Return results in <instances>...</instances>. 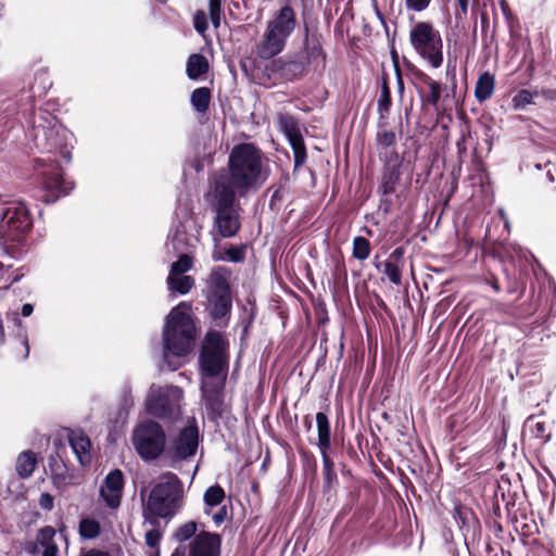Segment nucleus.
Instances as JSON below:
<instances>
[{"label":"nucleus","mask_w":556,"mask_h":556,"mask_svg":"<svg viewBox=\"0 0 556 556\" xmlns=\"http://www.w3.org/2000/svg\"><path fill=\"white\" fill-rule=\"evenodd\" d=\"M264 155L250 142H241L232 148L228 156L227 169L217 172L210 181L211 188L225 187L235 195L245 197L258 189L268 177L264 166Z\"/></svg>","instance_id":"f257e3e1"},{"label":"nucleus","mask_w":556,"mask_h":556,"mask_svg":"<svg viewBox=\"0 0 556 556\" xmlns=\"http://www.w3.org/2000/svg\"><path fill=\"white\" fill-rule=\"evenodd\" d=\"M195 339V326L190 315L181 311V305L173 308L166 318L163 330V363L167 369L175 371L188 355Z\"/></svg>","instance_id":"f03ea898"},{"label":"nucleus","mask_w":556,"mask_h":556,"mask_svg":"<svg viewBox=\"0 0 556 556\" xmlns=\"http://www.w3.org/2000/svg\"><path fill=\"white\" fill-rule=\"evenodd\" d=\"M140 494L143 518L150 525H156L159 519L170 520L184 504V484L173 472L160 476L146 500L143 491Z\"/></svg>","instance_id":"7ed1b4c3"},{"label":"nucleus","mask_w":556,"mask_h":556,"mask_svg":"<svg viewBox=\"0 0 556 556\" xmlns=\"http://www.w3.org/2000/svg\"><path fill=\"white\" fill-rule=\"evenodd\" d=\"M296 26V14L290 5L282 7L267 23L263 39L256 46V55L269 60L285 48Z\"/></svg>","instance_id":"20e7f679"},{"label":"nucleus","mask_w":556,"mask_h":556,"mask_svg":"<svg viewBox=\"0 0 556 556\" xmlns=\"http://www.w3.org/2000/svg\"><path fill=\"white\" fill-rule=\"evenodd\" d=\"M238 195L226 191L225 187L211 188L207 200L215 214L214 226L223 238H232L241 227Z\"/></svg>","instance_id":"39448f33"},{"label":"nucleus","mask_w":556,"mask_h":556,"mask_svg":"<svg viewBox=\"0 0 556 556\" xmlns=\"http://www.w3.org/2000/svg\"><path fill=\"white\" fill-rule=\"evenodd\" d=\"M72 160L71 150L67 144L59 147V151L53 156L42 157L37 160L40 166L49 165L51 168L42 173V184L45 194V202L53 203L59 198L66 195L74 188V182L65 179L61 172L62 163H70Z\"/></svg>","instance_id":"423d86ee"},{"label":"nucleus","mask_w":556,"mask_h":556,"mask_svg":"<svg viewBox=\"0 0 556 556\" xmlns=\"http://www.w3.org/2000/svg\"><path fill=\"white\" fill-rule=\"evenodd\" d=\"M227 343L217 331H208L199 356V364L203 380L217 378L226 380L228 371Z\"/></svg>","instance_id":"0eeeda50"},{"label":"nucleus","mask_w":556,"mask_h":556,"mask_svg":"<svg viewBox=\"0 0 556 556\" xmlns=\"http://www.w3.org/2000/svg\"><path fill=\"white\" fill-rule=\"evenodd\" d=\"M135 451L144 462H151L166 454L167 437L164 428L155 420L146 419L136 425L131 434Z\"/></svg>","instance_id":"6e6552de"},{"label":"nucleus","mask_w":556,"mask_h":556,"mask_svg":"<svg viewBox=\"0 0 556 556\" xmlns=\"http://www.w3.org/2000/svg\"><path fill=\"white\" fill-rule=\"evenodd\" d=\"M182 397L178 387L152 384L146 397V412L162 420L176 421L181 416Z\"/></svg>","instance_id":"1a4fd4ad"},{"label":"nucleus","mask_w":556,"mask_h":556,"mask_svg":"<svg viewBox=\"0 0 556 556\" xmlns=\"http://www.w3.org/2000/svg\"><path fill=\"white\" fill-rule=\"evenodd\" d=\"M409 39L415 51L432 67L438 68L443 63L442 37L431 24L418 22L410 30Z\"/></svg>","instance_id":"9d476101"},{"label":"nucleus","mask_w":556,"mask_h":556,"mask_svg":"<svg viewBox=\"0 0 556 556\" xmlns=\"http://www.w3.org/2000/svg\"><path fill=\"white\" fill-rule=\"evenodd\" d=\"M1 215L0 227L3 231L8 232L11 240L17 241L20 236L31 228L33 219L24 202H10Z\"/></svg>","instance_id":"9b49d317"},{"label":"nucleus","mask_w":556,"mask_h":556,"mask_svg":"<svg viewBox=\"0 0 556 556\" xmlns=\"http://www.w3.org/2000/svg\"><path fill=\"white\" fill-rule=\"evenodd\" d=\"M198 445V428L193 426L185 427L166 448V457L169 459V465L175 467L177 462L194 456Z\"/></svg>","instance_id":"f8f14e48"},{"label":"nucleus","mask_w":556,"mask_h":556,"mask_svg":"<svg viewBox=\"0 0 556 556\" xmlns=\"http://www.w3.org/2000/svg\"><path fill=\"white\" fill-rule=\"evenodd\" d=\"M186 547V556H222V536L217 533L201 531Z\"/></svg>","instance_id":"ddd939ff"},{"label":"nucleus","mask_w":556,"mask_h":556,"mask_svg":"<svg viewBox=\"0 0 556 556\" xmlns=\"http://www.w3.org/2000/svg\"><path fill=\"white\" fill-rule=\"evenodd\" d=\"M224 382L225 380L218 382L203 380L201 384L202 400L212 419L222 417L225 412Z\"/></svg>","instance_id":"4468645a"},{"label":"nucleus","mask_w":556,"mask_h":556,"mask_svg":"<svg viewBox=\"0 0 556 556\" xmlns=\"http://www.w3.org/2000/svg\"><path fill=\"white\" fill-rule=\"evenodd\" d=\"M124 488V475L119 469L108 473L100 486V496L105 504L115 509L121 505L122 491Z\"/></svg>","instance_id":"2eb2a0df"},{"label":"nucleus","mask_w":556,"mask_h":556,"mask_svg":"<svg viewBox=\"0 0 556 556\" xmlns=\"http://www.w3.org/2000/svg\"><path fill=\"white\" fill-rule=\"evenodd\" d=\"M56 531L51 526L41 528L34 542L26 544V551L29 554L37 555L41 552V556H58L59 547L55 543Z\"/></svg>","instance_id":"dca6fc26"},{"label":"nucleus","mask_w":556,"mask_h":556,"mask_svg":"<svg viewBox=\"0 0 556 556\" xmlns=\"http://www.w3.org/2000/svg\"><path fill=\"white\" fill-rule=\"evenodd\" d=\"M231 270L225 266L214 267L206 278V291L210 294H229Z\"/></svg>","instance_id":"f3484780"},{"label":"nucleus","mask_w":556,"mask_h":556,"mask_svg":"<svg viewBox=\"0 0 556 556\" xmlns=\"http://www.w3.org/2000/svg\"><path fill=\"white\" fill-rule=\"evenodd\" d=\"M68 442L79 464L81 466L89 465L91 462L90 439L81 431H71Z\"/></svg>","instance_id":"a211bd4d"},{"label":"nucleus","mask_w":556,"mask_h":556,"mask_svg":"<svg viewBox=\"0 0 556 556\" xmlns=\"http://www.w3.org/2000/svg\"><path fill=\"white\" fill-rule=\"evenodd\" d=\"M231 293L207 295V309L215 321L226 318L231 312Z\"/></svg>","instance_id":"6ab92c4d"},{"label":"nucleus","mask_w":556,"mask_h":556,"mask_svg":"<svg viewBox=\"0 0 556 556\" xmlns=\"http://www.w3.org/2000/svg\"><path fill=\"white\" fill-rule=\"evenodd\" d=\"M271 71L279 78L285 80H293L304 72V64L296 60H275L271 63Z\"/></svg>","instance_id":"aec40b11"},{"label":"nucleus","mask_w":556,"mask_h":556,"mask_svg":"<svg viewBox=\"0 0 556 556\" xmlns=\"http://www.w3.org/2000/svg\"><path fill=\"white\" fill-rule=\"evenodd\" d=\"M316 424H317V432H318V447L320 454H328L331 447V434H330V422L325 413L316 414Z\"/></svg>","instance_id":"412c9836"},{"label":"nucleus","mask_w":556,"mask_h":556,"mask_svg":"<svg viewBox=\"0 0 556 556\" xmlns=\"http://www.w3.org/2000/svg\"><path fill=\"white\" fill-rule=\"evenodd\" d=\"M132 406H134V397L131 394V388L129 384H125L122 388V391H121V394L118 397L117 412H116V416L114 418V422L115 424L125 422Z\"/></svg>","instance_id":"4be33fe9"},{"label":"nucleus","mask_w":556,"mask_h":556,"mask_svg":"<svg viewBox=\"0 0 556 556\" xmlns=\"http://www.w3.org/2000/svg\"><path fill=\"white\" fill-rule=\"evenodd\" d=\"M495 87L494 75L489 72L482 73L476 84L475 97L481 103L490 99Z\"/></svg>","instance_id":"5701e85b"},{"label":"nucleus","mask_w":556,"mask_h":556,"mask_svg":"<svg viewBox=\"0 0 556 556\" xmlns=\"http://www.w3.org/2000/svg\"><path fill=\"white\" fill-rule=\"evenodd\" d=\"M208 71L206 58L199 53H193L188 58L186 72L190 79L197 80Z\"/></svg>","instance_id":"b1692460"},{"label":"nucleus","mask_w":556,"mask_h":556,"mask_svg":"<svg viewBox=\"0 0 556 556\" xmlns=\"http://www.w3.org/2000/svg\"><path fill=\"white\" fill-rule=\"evenodd\" d=\"M400 166V160L396 156L393 161L387 157V169L383 174L381 189L384 194L392 193L394 191V185L400 178L397 167Z\"/></svg>","instance_id":"393cba45"},{"label":"nucleus","mask_w":556,"mask_h":556,"mask_svg":"<svg viewBox=\"0 0 556 556\" xmlns=\"http://www.w3.org/2000/svg\"><path fill=\"white\" fill-rule=\"evenodd\" d=\"M36 465L37 458L35 453L31 451H25L18 455L15 469L21 478L26 479L33 475Z\"/></svg>","instance_id":"a878e982"},{"label":"nucleus","mask_w":556,"mask_h":556,"mask_svg":"<svg viewBox=\"0 0 556 556\" xmlns=\"http://www.w3.org/2000/svg\"><path fill=\"white\" fill-rule=\"evenodd\" d=\"M278 126L287 139H303L302 127L292 116L280 115L278 118Z\"/></svg>","instance_id":"bb28decb"},{"label":"nucleus","mask_w":556,"mask_h":556,"mask_svg":"<svg viewBox=\"0 0 556 556\" xmlns=\"http://www.w3.org/2000/svg\"><path fill=\"white\" fill-rule=\"evenodd\" d=\"M190 102L198 113H205L211 102V91L206 87H200L192 91Z\"/></svg>","instance_id":"cd10ccee"},{"label":"nucleus","mask_w":556,"mask_h":556,"mask_svg":"<svg viewBox=\"0 0 556 556\" xmlns=\"http://www.w3.org/2000/svg\"><path fill=\"white\" fill-rule=\"evenodd\" d=\"M323 479L327 490L333 489L338 484V477L334 470V464L329 454H323Z\"/></svg>","instance_id":"c85d7f7f"},{"label":"nucleus","mask_w":556,"mask_h":556,"mask_svg":"<svg viewBox=\"0 0 556 556\" xmlns=\"http://www.w3.org/2000/svg\"><path fill=\"white\" fill-rule=\"evenodd\" d=\"M166 281L169 290L176 291L180 294L188 293L194 285V279L191 276L185 275L175 277H173V275H168Z\"/></svg>","instance_id":"c756f323"},{"label":"nucleus","mask_w":556,"mask_h":556,"mask_svg":"<svg viewBox=\"0 0 556 556\" xmlns=\"http://www.w3.org/2000/svg\"><path fill=\"white\" fill-rule=\"evenodd\" d=\"M79 535L85 540H93L99 536L101 527L99 521L92 518H81L78 527Z\"/></svg>","instance_id":"7c9ffc66"},{"label":"nucleus","mask_w":556,"mask_h":556,"mask_svg":"<svg viewBox=\"0 0 556 556\" xmlns=\"http://www.w3.org/2000/svg\"><path fill=\"white\" fill-rule=\"evenodd\" d=\"M198 531V523L195 521H188L181 525L175 532L174 538L176 541L182 543L186 541H191Z\"/></svg>","instance_id":"2f4dec72"},{"label":"nucleus","mask_w":556,"mask_h":556,"mask_svg":"<svg viewBox=\"0 0 556 556\" xmlns=\"http://www.w3.org/2000/svg\"><path fill=\"white\" fill-rule=\"evenodd\" d=\"M370 242L364 237H355L353 240V257L365 261L370 255Z\"/></svg>","instance_id":"473e14b6"},{"label":"nucleus","mask_w":556,"mask_h":556,"mask_svg":"<svg viewBox=\"0 0 556 556\" xmlns=\"http://www.w3.org/2000/svg\"><path fill=\"white\" fill-rule=\"evenodd\" d=\"M225 498V491L219 485H212L210 486L203 496L204 503L206 506L215 507L222 504V502Z\"/></svg>","instance_id":"72a5a7b5"},{"label":"nucleus","mask_w":556,"mask_h":556,"mask_svg":"<svg viewBox=\"0 0 556 556\" xmlns=\"http://www.w3.org/2000/svg\"><path fill=\"white\" fill-rule=\"evenodd\" d=\"M383 267L382 273L388 277V279L393 285H401L402 282V271L399 265L392 261H386L381 264Z\"/></svg>","instance_id":"f704fd0d"},{"label":"nucleus","mask_w":556,"mask_h":556,"mask_svg":"<svg viewBox=\"0 0 556 556\" xmlns=\"http://www.w3.org/2000/svg\"><path fill=\"white\" fill-rule=\"evenodd\" d=\"M534 94L529 90L521 89L513 98V108L517 111H522L527 105L534 103Z\"/></svg>","instance_id":"c9c22d12"},{"label":"nucleus","mask_w":556,"mask_h":556,"mask_svg":"<svg viewBox=\"0 0 556 556\" xmlns=\"http://www.w3.org/2000/svg\"><path fill=\"white\" fill-rule=\"evenodd\" d=\"M192 266V258L188 254H182L170 266L169 275L181 276L188 271Z\"/></svg>","instance_id":"e433bc0d"},{"label":"nucleus","mask_w":556,"mask_h":556,"mask_svg":"<svg viewBox=\"0 0 556 556\" xmlns=\"http://www.w3.org/2000/svg\"><path fill=\"white\" fill-rule=\"evenodd\" d=\"M381 147L379 148L381 156L387 162L388 159H392L393 161L397 156L400 160V164L402 163V157L400 156L397 150H396V141H380Z\"/></svg>","instance_id":"4c0bfd02"},{"label":"nucleus","mask_w":556,"mask_h":556,"mask_svg":"<svg viewBox=\"0 0 556 556\" xmlns=\"http://www.w3.org/2000/svg\"><path fill=\"white\" fill-rule=\"evenodd\" d=\"M222 1L208 0L210 18L215 28H218L222 20Z\"/></svg>","instance_id":"58836bf2"},{"label":"nucleus","mask_w":556,"mask_h":556,"mask_svg":"<svg viewBox=\"0 0 556 556\" xmlns=\"http://www.w3.org/2000/svg\"><path fill=\"white\" fill-rule=\"evenodd\" d=\"M427 86H428L429 92L427 94L426 100L428 103H430L432 105H437V103L441 97V85L434 80H429Z\"/></svg>","instance_id":"ea45409f"},{"label":"nucleus","mask_w":556,"mask_h":556,"mask_svg":"<svg viewBox=\"0 0 556 556\" xmlns=\"http://www.w3.org/2000/svg\"><path fill=\"white\" fill-rule=\"evenodd\" d=\"M203 150L206 152V154L203 156V159L195 162L194 168L197 172L202 170L205 165H210L213 162V154L215 153V150L212 149L206 141L203 142Z\"/></svg>","instance_id":"a19ab883"},{"label":"nucleus","mask_w":556,"mask_h":556,"mask_svg":"<svg viewBox=\"0 0 556 556\" xmlns=\"http://www.w3.org/2000/svg\"><path fill=\"white\" fill-rule=\"evenodd\" d=\"M391 105L390 90L386 81L382 84L378 106L380 112L388 111Z\"/></svg>","instance_id":"79ce46f5"},{"label":"nucleus","mask_w":556,"mask_h":556,"mask_svg":"<svg viewBox=\"0 0 556 556\" xmlns=\"http://www.w3.org/2000/svg\"><path fill=\"white\" fill-rule=\"evenodd\" d=\"M152 526H153V528L150 529L149 531H147V533H146V544L149 547H156L161 541L162 534L157 528L159 522L156 525H152Z\"/></svg>","instance_id":"37998d69"},{"label":"nucleus","mask_w":556,"mask_h":556,"mask_svg":"<svg viewBox=\"0 0 556 556\" xmlns=\"http://www.w3.org/2000/svg\"><path fill=\"white\" fill-rule=\"evenodd\" d=\"M432 0H404L405 7L409 11L421 12L425 11Z\"/></svg>","instance_id":"c03bdc74"},{"label":"nucleus","mask_w":556,"mask_h":556,"mask_svg":"<svg viewBox=\"0 0 556 556\" xmlns=\"http://www.w3.org/2000/svg\"><path fill=\"white\" fill-rule=\"evenodd\" d=\"M289 142L295 153V166L302 165L305 161V153L303 151H301L304 148V146H303L304 141H289Z\"/></svg>","instance_id":"a18cd8bd"},{"label":"nucleus","mask_w":556,"mask_h":556,"mask_svg":"<svg viewBox=\"0 0 556 556\" xmlns=\"http://www.w3.org/2000/svg\"><path fill=\"white\" fill-rule=\"evenodd\" d=\"M194 27L200 33L203 34L207 28L206 15L204 12H198L194 16Z\"/></svg>","instance_id":"49530a36"},{"label":"nucleus","mask_w":556,"mask_h":556,"mask_svg":"<svg viewBox=\"0 0 556 556\" xmlns=\"http://www.w3.org/2000/svg\"><path fill=\"white\" fill-rule=\"evenodd\" d=\"M227 255L229 261L231 262H242L244 260V252L242 248L239 247H232L229 250H227Z\"/></svg>","instance_id":"de8ad7c7"},{"label":"nucleus","mask_w":556,"mask_h":556,"mask_svg":"<svg viewBox=\"0 0 556 556\" xmlns=\"http://www.w3.org/2000/svg\"><path fill=\"white\" fill-rule=\"evenodd\" d=\"M53 496L49 493H42L40 495L39 505L42 509L51 510L53 508Z\"/></svg>","instance_id":"09e8293b"},{"label":"nucleus","mask_w":556,"mask_h":556,"mask_svg":"<svg viewBox=\"0 0 556 556\" xmlns=\"http://www.w3.org/2000/svg\"><path fill=\"white\" fill-rule=\"evenodd\" d=\"M20 337H21V345H22L21 359L24 361L28 357V354H29L28 339L25 333H21Z\"/></svg>","instance_id":"8fccbe9b"},{"label":"nucleus","mask_w":556,"mask_h":556,"mask_svg":"<svg viewBox=\"0 0 556 556\" xmlns=\"http://www.w3.org/2000/svg\"><path fill=\"white\" fill-rule=\"evenodd\" d=\"M79 556H112L109 552L98 549V548H90V549H83L80 552Z\"/></svg>","instance_id":"3c124183"},{"label":"nucleus","mask_w":556,"mask_h":556,"mask_svg":"<svg viewBox=\"0 0 556 556\" xmlns=\"http://www.w3.org/2000/svg\"><path fill=\"white\" fill-rule=\"evenodd\" d=\"M226 516H227V510H226V507H225V506H223V507H220V508H219V510H218L216 514H214V516H213V520H214L215 525H216V526L222 525V523L225 521Z\"/></svg>","instance_id":"603ef678"},{"label":"nucleus","mask_w":556,"mask_h":556,"mask_svg":"<svg viewBox=\"0 0 556 556\" xmlns=\"http://www.w3.org/2000/svg\"><path fill=\"white\" fill-rule=\"evenodd\" d=\"M533 428H534L533 432H534L535 437H538V438L545 437V431H546L545 422L536 421V422H534Z\"/></svg>","instance_id":"864d4df0"},{"label":"nucleus","mask_w":556,"mask_h":556,"mask_svg":"<svg viewBox=\"0 0 556 556\" xmlns=\"http://www.w3.org/2000/svg\"><path fill=\"white\" fill-rule=\"evenodd\" d=\"M403 254H404L403 248H396L395 250H393V252L390 254V256L387 261H392V262L396 263L397 261H400L403 257Z\"/></svg>","instance_id":"5fc2aeb1"},{"label":"nucleus","mask_w":556,"mask_h":556,"mask_svg":"<svg viewBox=\"0 0 556 556\" xmlns=\"http://www.w3.org/2000/svg\"><path fill=\"white\" fill-rule=\"evenodd\" d=\"M184 236H185L184 231H180L179 229L176 230L174 238H173V243H174L175 248L177 247V244H179L180 242L184 241Z\"/></svg>","instance_id":"6e6d98bb"},{"label":"nucleus","mask_w":556,"mask_h":556,"mask_svg":"<svg viewBox=\"0 0 556 556\" xmlns=\"http://www.w3.org/2000/svg\"><path fill=\"white\" fill-rule=\"evenodd\" d=\"M33 311H34V307H33V305H31V304H29V303H26V304H24V305L22 306V315H23L24 317H28V316H30V315H31V313H33Z\"/></svg>","instance_id":"4d7b16f0"},{"label":"nucleus","mask_w":556,"mask_h":556,"mask_svg":"<svg viewBox=\"0 0 556 556\" xmlns=\"http://www.w3.org/2000/svg\"><path fill=\"white\" fill-rule=\"evenodd\" d=\"M170 556H186V547L185 546L176 547Z\"/></svg>","instance_id":"13d9d810"},{"label":"nucleus","mask_w":556,"mask_h":556,"mask_svg":"<svg viewBox=\"0 0 556 556\" xmlns=\"http://www.w3.org/2000/svg\"><path fill=\"white\" fill-rule=\"evenodd\" d=\"M457 2H458V5H459L462 12L467 13L469 0H457Z\"/></svg>","instance_id":"bf43d9fd"},{"label":"nucleus","mask_w":556,"mask_h":556,"mask_svg":"<svg viewBox=\"0 0 556 556\" xmlns=\"http://www.w3.org/2000/svg\"><path fill=\"white\" fill-rule=\"evenodd\" d=\"M549 165H551L549 163H547V164L545 165V167H547V170H546V178H547L548 182H554L555 178H554V175H553V173H552V169L549 168Z\"/></svg>","instance_id":"052dcab7"},{"label":"nucleus","mask_w":556,"mask_h":556,"mask_svg":"<svg viewBox=\"0 0 556 556\" xmlns=\"http://www.w3.org/2000/svg\"><path fill=\"white\" fill-rule=\"evenodd\" d=\"M498 213H500V215H501L502 219H503V220H504V223H505V227L507 228V227H508V219H507V216H506V214H505L504 210H503V208H501V210L498 211Z\"/></svg>","instance_id":"680f3d73"},{"label":"nucleus","mask_w":556,"mask_h":556,"mask_svg":"<svg viewBox=\"0 0 556 556\" xmlns=\"http://www.w3.org/2000/svg\"><path fill=\"white\" fill-rule=\"evenodd\" d=\"M501 7H502L504 14L507 15L508 14V5L504 0L501 1Z\"/></svg>","instance_id":"e2e57ef3"},{"label":"nucleus","mask_w":556,"mask_h":556,"mask_svg":"<svg viewBox=\"0 0 556 556\" xmlns=\"http://www.w3.org/2000/svg\"><path fill=\"white\" fill-rule=\"evenodd\" d=\"M491 286L496 292H500L501 288L496 280L492 281Z\"/></svg>","instance_id":"0e129e2a"},{"label":"nucleus","mask_w":556,"mask_h":556,"mask_svg":"<svg viewBox=\"0 0 556 556\" xmlns=\"http://www.w3.org/2000/svg\"><path fill=\"white\" fill-rule=\"evenodd\" d=\"M3 338H4V332H3L2 321L0 320V342L3 341Z\"/></svg>","instance_id":"69168bd1"},{"label":"nucleus","mask_w":556,"mask_h":556,"mask_svg":"<svg viewBox=\"0 0 556 556\" xmlns=\"http://www.w3.org/2000/svg\"><path fill=\"white\" fill-rule=\"evenodd\" d=\"M547 98H553L556 94V91H549L545 93Z\"/></svg>","instance_id":"338daca9"},{"label":"nucleus","mask_w":556,"mask_h":556,"mask_svg":"<svg viewBox=\"0 0 556 556\" xmlns=\"http://www.w3.org/2000/svg\"><path fill=\"white\" fill-rule=\"evenodd\" d=\"M40 136H41V134H40L39 129H38V128H36V132H35V135H34V137H35V138H38V137H40Z\"/></svg>","instance_id":"774afa93"}]
</instances>
